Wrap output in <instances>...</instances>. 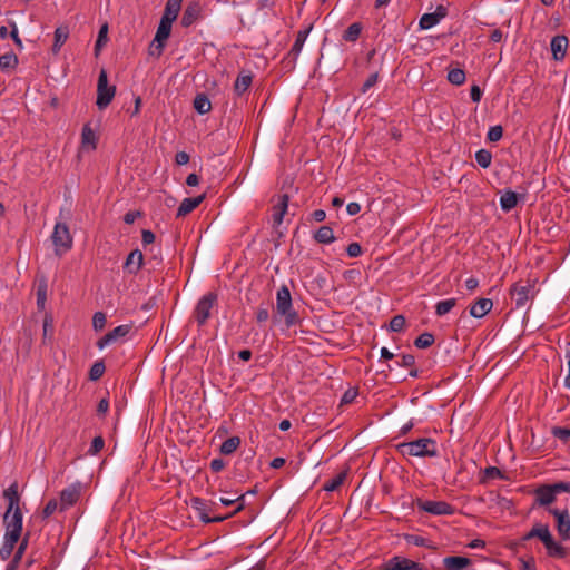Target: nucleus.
<instances>
[{
  "label": "nucleus",
  "instance_id": "nucleus-40",
  "mask_svg": "<svg viewBox=\"0 0 570 570\" xmlns=\"http://www.w3.org/2000/svg\"><path fill=\"white\" fill-rule=\"evenodd\" d=\"M448 81L454 86H461L465 81V71L461 68H454L448 72Z\"/></svg>",
  "mask_w": 570,
  "mask_h": 570
},
{
  "label": "nucleus",
  "instance_id": "nucleus-7",
  "mask_svg": "<svg viewBox=\"0 0 570 570\" xmlns=\"http://www.w3.org/2000/svg\"><path fill=\"white\" fill-rule=\"evenodd\" d=\"M218 295L215 292H208L196 304L194 317L199 327L204 326L210 317L212 308L217 305Z\"/></svg>",
  "mask_w": 570,
  "mask_h": 570
},
{
  "label": "nucleus",
  "instance_id": "nucleus-4",
  "mask_svg": "<svg viewBox=\"0 0 570 570\" xmlns=\"http://www.w3.org/2000/svg\"><path fill=\"white\" fill-rule=\"evenodd\" d=\"M537 279H527L512 284L509 294L514 299L515 308H523L527 303L534 298L538 291L535 289Z\"/></svg>",
  "mask_w": 570,
  "mask_h": 570
},
{
  "label": "nucleus",
  "instance_id": "nucleus-27",
  "mask_svg": "<svg viewBox=\"0 0 570 570\" xmlns=\"http://www.w3.org/2000/svg\"><path fill=\"white\" fill-rule=\"evenodd\" d=\"M443 564L446 570H463L471 564L468 557L451 556L443 559Z\"/></svg>",
  "mask_w": 570,
  "mask_h": 570
},
{
  "label": "nucleus",
  "instance_id": "nucleus-8",
  "mask_svg": "<svg viewBox=\"0 0 570 570\" xmlns=\"http://www.w3.org/2000/svg\"><path fill=\"white\" fill-rule=\"evenodd\" d=\"M312 28H313V24H311L306 29L299 30L297 32L296 39H295L291 50L288 51L287 56L282 61L283 69H285L286 71H293L295 69L298 55L306 41V38L309 35Z\"/></svg>",
  "mask_w": 570,
  "mask_h": 570
},
{
  "label": "nucleus",
  "instance_id": "nucleus-32",
  "mask_svg": "<svg viewBox=\"0 0 570 570\" xmlns=\"http://www.w3.org/2000/svg\"><path fill=\"white\" fill-rule=\"evenodd\" d=\"M549 530L550 529H549L548 524L535 523L533 525V528L521 538V541L524 542V541H529L533 538H538L542 542L544 539V535H547Z\"/></svg>",
  "mask_w": 570,
  "mask_h": 570
},
{
  "label": "nucleus",
  "instance_id": "nucleus-29",
  "mask_svg": "<svg viewBox=\"0 0 570 570\" xmlns=\"http://www.w3.org/2000/svg\"><path fill=\"white\" fill-rule=\"evenodd\" d=\"M253 82V75L248 71H242L234 83V91L237 96H242L250 87Z\"/></svg>",
  "mask_w": 570,
  "mask_h": 570
},
{
  "label": "nucleus",
  "instance_id": "nucleus-20",
  "mask_svg": "<svg viewBox=\"0 0 570 570\" xmlns=\"http://www.w3.org/2000/svg\"><path fill=\"white\" fill-rule=\"evenodd\" d=\"M142 264H144L142 253L139 249H134L127 256V258L124 263V269L131 275H136L140 271Z\"/></svg>",
  "mask_w": 570,
  "mask_h": 570
},
{
  "label": "nucleus",
  "instance_id": "nucleus-34",
  "mask_svg": "<svg viewBox=\"0 0 570 570\" xmlns=\"http://www.w3.org/2000/svg\"><path fill=\"white\" fill-rule=\"evenodd\" d=\"M108 30H109V26H108V22H105L100 26V29L98 31V36H97V39H96V43H95V48H94V53H95V57H98L101 49L107 45L108 42Z\"/></svg>",
  "mask_w": 570,
  "mask_h": 570
},
{
  "label": "nucleus",
  "instance_id": "nucleus-62",
  "mask_svg": "<svg viewBox=\"0 0 570 570\" xmlns=\"http://www.w3.org/2000/svg\"><path fill=\"white\" fill-rule=\"evenodd\" d=\"M109 410V400L107 396L102 397L96 409V413L99 417L105 416Z\"/></svg>",
  "mask_w": 570,
  "mask_h": 570
},
{
  "label": "nucleus",
  "instance_id": "nucleus-22",
  "mask_svg": "<svg viewBox=\"0 0 570 570\" xmlns=\"http://www.w3.org/2000/svg\"><path fill=\"white\" fill-rule=\"evenodd\" d=\"M289 196L287 194H283L278 196V200L276 205L273 207V224L274 226H278L282 224L285 214L288 208Z\"/></svg>",
  "mask_w": 570,
  "mask_h": 570
},
{
  "label": "nucleus",
  "instance_id": "nucleus-19",
  "mask_svg": "<svg viewBox=\"0 0 570 570\" xmlns=\"http://www.w3.org/2000/svg\"><path fill=\"white\" fill-rule=\"evenodd\" d=\"M31 533L30 531H27L21 541L18 543L17 549L14 551L12 559L9 561V563L6 567V570H17L20 566V562L22 560L23 554L27 551L29 540H30Z\"/></svg>",
  "mask_w": 570,
  "mask_h": 570
},
{
  "label": "nucleus",
  "instance_id": "nucleus-36",
  "mask_svg": "<svg viewBox=\"0 0 570 570\" xmlns=\"http://www.w3.org/2000/svg\"><path fill=\"white\" fill-rule=\"evenodd\" d=\"M363 30V26L361 22H354L347 27V29L343 32L342 39L348 42H355Z\"/></svg>",
  "mask_w": 570,
  "mask_h": 570
},
{
  "label": "nucleus",
  "instance_id": "nucleus-45",
  "mask_svg": "<svg viewBox=\"0 0 570 570\" xmlns=\"http://www.w3.org/2000/svg\"><path fill=\"white\" fill-rule=\"evenodd\" d=\"M171 26H173L171 23L160 20L157 31H156V35L154 37V38H156V41H158V40L167 41V39L170 37V33H171Z\"/></svg>",
  "mask_w": 570,
  "mask_h": 570
},
{
  "label": "nucleus",
  "instance_id": "nucleus-54",
  "mask_svg": "<svg viewBox=\"0 0 570 570\" xmlns=\"http://www.w3.org/2000/svg\"><path fill=\"white\" fill-rule=\"evenodd\" d=\"M166 41L158 40L156 41V38L153 39L150 46H149V55L159 58L165 49Z\"/></svg>",
  "mask_w": 570,
  "mask_h": 570
},
{
  "label": "nucleus",
  "instance_id": "nucleus-31",
  "mask_svg": "<svg viewBox=\"0 0 570 570\" xmlns=\"http://www.w3.org/2000/svg\"><path fill=\"white\" fill-rule=\"evenodd\" d=\"M193 106L199 115H206L212 110V102L205 92L196 95Z\"/></svg>",
  "mask_w": 570,
  "mask_h": 570
},
{
  "label": "nucleus",
  "instance_id": "nucleus-21",
  "mask_svg": "<svg viewBox=\"0 0 570 570\" xmlns=\"http://www.w3.org/2000/svg\"><path fill=\"white\" fill-rule=\"evenodd\" d=\"M550 48L556 61L563 60L568 48V38L563 35L554 36L551 39Z\"/></svg>",
  "mask_w": 570,
  "mask_h": 570
},
{
  "label": "nucleus",
  "instance_id": "nucleus-48",
  "mask_svg": "<svg viewBox=\"0 0 570 570\" xmlns=\"http://www.w3.org/2000/svg\"><path fill=\"white\" fill-rule=\"evenodd\" d=\"M53 335V317L51 314H46L43 317V343L47 340L51 341Z\"/></svg>",
  "mask_w": 570,
  "mask_h": 570
},
{
  "label": "nucleus",
  "instance_id": "nucleus-2",
  "mask_svg": "<svg viewBox=\"0 0 570 570\" xmlns=\"http://www.w3.org/2000/svg\"><path fill=\"white\" fill-rule=\"evenodd\" d=\"M561 492L570 493L569 481H559L554 483H543L538 485L533 490L534 501L531 508L535 509L537 507H549L557 500V495Z\"/></svg>",
  "mask_w": 570,
  "mask_h": 570
},
{
  "label": "nucleus",
  "instance_id": "nucleus-13",
  "mask_svg": "<svg viewBox=\"0 0 570 570\" xmlns=\"http://www.w3.org/2000/svg\"><path fill=\"white\" fill-rule=\"evenodd\" d=\"M3 499L7 501L6 511H16L21 509V494L19 492V484L17 481H13L7 489L2 492Z\"/></svg>",
  "mask_w": 570,
  "mask_h": 570
},
{
  "label": "nucleus",
  "instance_id": "nucleus-59",
  "mask_svg": "<svg viewBox=\"0 0 570 570\" xmlns=\"http://www.w3.org/2000/svg\"><path fill=\"white\" fill-rule=\"evenodd\" d=\"M8 23H9V27L11 28L10 38L12 39L14 45L21 50L23 48V45L19 37L17 24L12 20H9Z\"/></svg>",
  "mask_w": 570,
  "mask_h": 570
},
{
  "label": "nucleus",
  "instance_id": "nucleus-18",
  "mask_svg": "<svg viewBox=\"0 0 570 570\" xmlns=\"http://www.w3.org/2000/svg\"><path fill=\"white\" fill-rule=\"evenodd\" d=\"M80 498V484H71L60 492V511L77 503Z\"/></svg>",
  "mask_w": 570,
  "mask_h": 570
},
{
  "label": "nucleus",
  "instance_id": "nucleus-56",
  "mask_svg": "<svg viewBox=\"0 0 570 570\" xmlns=\"http://www.w3.org/2000/svg\"><path fill=\"white\" fill-rule=\"evenodd\" d=\"M244 508H245V503H239L236 507V509L234 511H232L230 513H228V514L209 517L210 523L223 522V521L227 520L228 518H232V517L236 515Z\"/></svg>",
  "mask_w": 570,
  "mask_h": 570
},
{
  "label": "nucleus",
  "instance_id": "nucleus-49",
  "mask_svg": "<svg viewBox=\"0 0 570 570\" xmlns=\"http://www.w3.org/2000/svg\"><path fill=\"white\" fill-rule=\"evenodd\" d=\"M439 23L436 16L433 12L424 13L419 21L421 29H430Z\"/></svg>",
  "mask_w": 570,
  "mask_h": 570
},
{
  "label": "nucleus",
  "instance_id": "nucleus-11",
  "mask_svg": "<svg viewBox=\"0 0 570 570\" xmlns=\"http://www.w3.org/2000/svg\"><path fill=\"white\" fill-rule=\"evenodd\" d=\"M548 512L556 518L557 530L562 540H570V515L567 509L548 508Z\"/></svg>",
  "mask_w": 570,
  "mask_h": 570
},
{
  "label": "nucleus",
  "instance_id": "nucleus-41",
  "mask_svg": "<svg viewBox=\"0 0 570 570\" xmlns=\"http://www.w3.org/2000/svg\"><path fill=\"white\" fill-rule=\"evenodd\" d=\"M480 483H487L492 479H505L503 472L497 466H488L483 470Z\"/></svg>",
  "mask_w": 570,
  "mask_h": 570
},
{
  "label": "nucleus",
  "instance_id": "nucleus-24",
  "mask_svg": "<svg viewBox=\"0 0 570 570\" xmlns=\"http://www.w3.org/2000/svg\"><path fill=\"white\" fill-rule=\"evenodd\" d=\"M205 198H206V194H202L197 197L185 198L180 203V205L177 209L176 217L177 218L185 217L186 215L191 213L195 208H197L204 202Z\"/></svg>",
  "mask_w": 570,
  "mask_h": 570
},
{
  "label": "nucleus",
  "instance_id": "nucleus-17",
  "mask_svg": "<svg viewBox=\"0 0 570 570\" xmlns=\"http://www.w3.org/2000/svg\"><path fill=\"white\" fill-rule=\"evenodd\" d=\"M542 543L550 558L564 559L568 556V550L554 540L550 531L544 535Z\"/></svg>",
  "mask_w": 570,
  "mask_h": 570
},
{
  "label": "nucleus",
  "instance_id": "nucleus-30",
  "mask_svg": "<svg viewBox=\"0 0 570 570\" xmlns=\"http://www.w3.org/2000/svg\"><path fill=\"white\" fill-rule=\"evenodd\" d=\"M68 37H69L68 26H60V27L56 28L53 45L51 48V51L53 55H57L60 51L61 47L67 41Z\"/></svg>",
  "mask_w": 570,
  "mask_h": 570
},
{
  "label": "nucleus",
  "instance_id": "nucleus-44",
  "mask_svg": "<svg viewBox=\"0 0 570 570\" xmlns=\"http://www.w3.org/2000/svg\"><path fill=\"white\" fill-rule=\"evenodd\" d=\"M475 160L481 168H489L492 161V154L488 149H480L475 153Z\"/></svg>",
  "mask_w": 570,
  "mask_h": 570
},
{
  "label": "nucleus",
  "instance_id": "nucleus-15",
  "mask_svg": "<svg viewBox=\"0 0 570 570\" xmlns=\"http://www.w3.org/2000/svg\"><path fill=\"white\" fill-rule=\"evenodd\" d=\"M132 328V324H122L108 332L98 340L97 346L102 350L105 346L116 342L120 337H125Z\"/></svg>",
  "mask_w": 570,
  "mask_h": 570
},
{
  "label": "nucleus",
  "instance_id": "nucleus-57",
  "mask_svg": "<svg viewBox=\"0 0 570 570\" xmlns=\"http://www.w3.org/2000/svg\"><path fill=\"white\" fill-rule=\"evenodd\" d=\"M106 315L102 312H96L92 317V326L95 331L104 330L106 325Z\"/></svg>",
  "mask_w": 570,
  "mask_h": 570
},
{
  "label": "nucleus",
  "instance_id": "nucleus-25",
  "mask_svg": "<svg viewBox=\"0 0 570 570\" xmlns=\"http://www.w3.org/2000/svg\"><path fill=\"white\" fill-rule=\"evenodd\" d=\"M493 307V302L490 298H479L471 307L470 315L475 318L485 316Z\"/></svg>",
  "mask_w": 570,
  "mask_h": 570
},
{
  "label": "nucleus",
  "instance_id": "nucleus-55",
  "mask_svg": "<svg viewBox=\"0 0 570 570\" xmlns=\"http://www.w3.org/2000/svg\"><path fill=\"white\" fill-rule=\"evenodd\" d=\"M105 446V440L101 435L95 436L91 441L90 448L88 450V454L96 455L98 454Z\"/></svg>",
  "mask_w": 570,
  "mask_h": 570
},
{
  "label": "nucleus",
  "instance_id": "nucleus-26",
  "mask_svg": "<svg viewBox=\"0 0 570 570\" xmlns=\"http://www.w3.org/2000/svg\"><path fill=\"white\" fill-rule=\"evenodd\" d=\"M183 0H167L164 13L160 18L161 21L171 23L177 19L181 8Z\"/></svg>",
  "mask_w": 570,
  "mask_h": 570
},
{
  "label": "nucleus",
  "instance_id": "nucleus-12",
  "mask_svg": "<svg viewBox=\"0 0 570 570\" xmlns=\"http://www.w3.org/2000/svg\"><path fill=\"white\" fill-rule=\"evenodd\" d=\"M191 508L197 512L200 521L205 524L210 523L209 512H214L216 510L215 502H208L205 499L199 497H193L190 499Z\"/></svg>",
  "mask_w": 570,
  "mask_h": 570
},
{
  "label": "nucleus",
  "instance_id": "nucleus-6",
  "mask_svg": "<svg viewBox=\"0 0 570 570\" xmlns=\"http://www.w3.org/2000/svg\"><path fill=\"white\" fill-rule=\"evenodd\" d=\"M51 239L57 256H62L72 248V236L70 235L69 227L65 223L56 224Z\"/></svg>",
  "mask_w": 570,
  "mask_h": 570
},
{
  "label": "nucleus",
  "instance_id": "nucleus-42",
  "mask_svg": "<svg viewBox=\"0 0 570 570\" xmlns=\"http://www.w3.org/2000/svg\"><path fill=\"white\" fill-rule=\"evenodd\" d=\"M456 305V298L440 301L435 305L436 316H444Z\"/></svg>",
  "mask_w": 570,
  "mask_h": 570
},
{
  "label": "nucleus",
  "instance_id": "nucleus-52",
  "mask_svg": "<svg viewBox=\"0 0 570 570\" xmlns=\"http://www.w3.org/2000/svg\"><path fill=\"white\" fill-rule=\"evenodd\" d=\"M405 323V317L402 314H397L391 318L389 328L391 332H401L404 328Z\"/></svg>",
  "mask_w": 570,
  "mask_h": 570
},
{
  "label": "nucleus",
  "instance_id": "nucleus-50",
  "mask_svg": "<svg viewBox=\"0 0 570 570\" xmlns=\"http://www.w3.org/2000/svg\"><path fill=\"white\" fill-rule=\"evenodd\" d=\"M404 538H405V541L410 544H414L416 547L433 548V546L430 543V541L421 535L405 534Z\"/></svg>",
  "mask_w": 570,
  "mask_h": 570
},
{
  "label": "nucleus",
  "instance_id": "nucleus-63",
  "mask_svg": "<svg viewBox=\"0 0 570 570\" xmlns=\"http://www.w3.org/2000/svg\"><path fill=\"white\" fill-rule=\"evenodd\" d=\"M346 253L350 257H358L362 255L363 250H362V246L354 242V243H351L348 244V246L346 247Z\"/></svg>",
  "mask_w": 570,
  "mask_h": 570
},
{
  "label": "nucleus",
  "instance_id": "nucleus-61",
  "mask_svg": "<svg viewBox=\"0 0 570 570\" xmlns=\"http://www.w3.org/2000/svg\"><path fill=\"white\" fill-rule=\"evenodd\" d=\"M377 80H379V72L376 71V72H373L372 75H370L367 77V79L362 85L360 91L362 94L367 92L373 86L376 85Z\"/></svg>",
  "mask_w": 570,
  "mask_h": 570
},
{
  "label": "nucleus",
  "instance_id": "nucleus-58",
  "mask_svg": "<svg viewBox=\"0 0 570 570\" xmlns=\"http://www.w3.org/2000/svg\"><path fill=\"white\" fill-rule=\"evenodd\" d=\"M357 394H358L357 387L347 389L341 399L340 405H345V404L352 403L355 400V397L357 396Z\"/></svg>",
  "mask_w": 570,
  "mask_h": 570
},
{
  "label": "nucleus",
  "instance_id": "nucleus-3",
  "mask_svg": "<svg viewBox=\"0 0 570 570\" xmlns=\"http://www.w3.org/2000/svg\"><path fill=\"white\" fill-rule=\"evenodd\" d=\"M397 450L402 455L411 456H436V442L431 438H421L411 442L401 443Z\"/></svg>",
  "mask_w": 570,
  "mask_h": 570
},
{
  "label": "nucleus",
  "instance_id": "nucleus-51",
  "mask_svg": "<svg viewBox=\"0 0 570 570\" xmlns=\"http://www.w3.org/2000/svg\"><path fill=\"white\" fill-rule=\"evenodd\" d=\"M551 433L554 438L559 439L564 444L570 443V429L562 426H553Z\"/></svg>",
  "mask_w": 570,
  "mask_h": 570
},
{
  "label": "nucleus",
  "instance_id": "nucleus-60",
  "mask_svg": "<svg viewBox=\"0 0 570 570\" xmlns=\"http://www.w3.org/2000/svg\"><path fill=\"white\" fill-rule=\"evenodd\" d=\"M58 508V502L56 499H50L45 508L42 509V519H48L49 517H51L55 511L57 510Z\"/></svg>",
  "mask_w": 570,
  "mask_h": 570
},
{
  "label": "nucleus",
  "instance_id": "nucleus-46",
  "mask_svg": "<svg viewBox=\"0 0 570 570\" xmlns=\"http://www.w3.org/2000/svg\"><path fill=\"white\" fill-rule=\"evenodd\" d=\"M47 301V282L42 278L37 287V306L39 309L45 308V304Z\"/></svg>",
  "mask_w": 570,
  "mask_h": 570
},
{
  "label": "nucleus",
  "instance_id": "nucleus-43",
  "mask_svg": "<svg viewBox=\"0 0 570 570\" xmlns=\"http://www.w3.org/2000/svg\"><path fill=\"white\" fill-rule=\"evenodd\" d=\"M435 338L430 332H424L414 340V346L417 348H428L433 345Z\"/></svg>",
  "mask_w": 570,
  "mask_h": 570
},
{
  "label": "nucleus",
  "instance_id": "nucleus-35",
  "mask_svg": "<svg viewBox=\"0 0 570 570\" xmlns=\"http://www.w3.org/2000/svg\"><path fill=\"white\" fill-rule=\"evenodd\" d=\"M348 474V468L336 474L334 478L325 482L323 485V490L332 492L336 491L345 481L346 476Z\"/></svg>",
  "mask_w": 570,
  "mask_h": 570
},
{
  "label": "nucleus",
  "instance_id": "nucleus-14",
  "mask_svg": "<svg viewBox=\"0 0 570 570\" xmlns=\"http://www.w3.org/2000/svg\"><path fill=\"white\" fill-rule=\"evenodd\" d=\"M385 570H428V568L423 563L395 556L387 561Z\"/></svg>",
  "mask_w": 570,
  "mask_h": 570
},
{
  "label": "nucleus",
  "instance_id": "nucleus-39",
  "mask_svg": "<svg viewBox=\"0 0 570 570\" xmlns=\"http://www.w3.org/2000/svg\"><path fill=\"white\" fill-rule=\"evenodd\" d=\"M18 65V57L14 52L10 51L0 57V69L9 70L14 69Z\"/></svg>",
  "mask_w": 570,
  "mask_h": 570
},
{
  "label": "nucleus",
  "instance_id": "nucleus-33",
  "mask_svg": "<svg viewBox=\"0 0 570 570\" xmlns=\"http://www.w3.org/2000/svg\"><path fill=\"white\" fill-rule=\"evenodd\" d=\"M314 239L315 242L320 244H331L335 240V236L333 233L332 227L324 225L321 226L315 233H314Z\"/></svg>",
  "mask_w": 570,
  "mask_h": 570
},
{
  "label": "nucleus",
  "instance_id": "nucleus-1",
  "mask_svg": "<svg viewBox=\"0 0 570 570\" xmlns=\"http://www.w3.org/2000/svg\"><path fill=\"white\" fill-rule=\"evenodd\" d=\"M282 318L284 320L287 328L301 324L302 322L297 311L293 307L292 295L286 285H282L276 293V308L272 316V321L276 324Z\"/></svg>",
  "mask_w": 570,
  "mask_h": 570
},
{
  "label": "nucleus",
  "instance_id": "nucleus-10",
  "mask_svg": "<svg viewBox=\"0 0 570 570\" xmlns=\"http://www.w3.org/2000/svg\"><path fill=\"white\" fill-rule=\"evenodd\" d=\"M2 524L6 532L23 534V513L22 510L4 511Z\"/></svg>",
  "mask_w": 570,
  "mask_h": 570
},
{
  "label": "nucleus",
  "instance_id": "nucleus-23",
  "mask_svg": "<svg viewBox=\"0 0 570 570\" xmlns=\"http://www.w3.org/2000/svg\"><path fill=\"white\" fill-rule=\"evenodd\" d=\"M200 13H202V7H200L199 2L189 3L183 13L180 24L184 28L190 27L196 20H198V18L200 17Z\"/></svg>",
  "mask_w": 570,
  "mask_h": 570
},
{
  "label": "nucleus",
  "instance_id": "nucleus-64",
  "mask_svg": "<svg viewBox=\"0 0 570 570\" xmlns=\"http://www.w3.org/2000/svg\"><path fill=\"white\" fill-rule=\"evenodd\" d=\"M415 364V357L412 354H404L400 362H396L397 366L401 367H413Z\"/></svg>",
  "mask_w": 570,
  "mask_h": 570
},
{
  "label": "nucleus",
  "instance_id": "nucleus-9",
  "mask_svg": "<svg viewBox=\"0 0 570 570\" xmlns=\"http://www.w3.org/2000/svg\"><path fill=\"white\" fill-rule=\"evenodd\" d=\"M414 504L419 510L433 515H452L455 513V508L445 501H432L416 498Z\"/></svg>",
  "mask_w": 570,
  "mask_h": 570
},
{
  "label": "nucleus",
  "instance_id": "nucleus-5",
  "mask_svg": "<svg viewBox=\"0 0 570 570\" xmlns=\"http://www.w3.org/2000/svg\"><path fill=\"white\" fill-rule=\"evenodd\" d=\"M116 95V86L108 83V76L105 69H101L97 82L96 106L99 110L106 109Z\"/></svg>",
  "mask_w": 570,
  "mask_h": 570
},
{
  "label": "nucleus",
  "instance_id": "nucleus-16",
  "mask_svg": "<svg viewBox=\"0 0 570 570\" xmlns=\"http://www.w3.org/2000/svg\"><path fill=\"white\" fill-rule=\"evenodd\" d=\"M23 534H16L6 532L3 534V543L0 548V559L1 560H8L12 556L14 548L18 546V543L21 541Z\"/></svg>",
  "mask_w": 570,
  "mask_h": 570
},
{
  "label": "nucleus",
  "instance_id": "nucleus-28",
  "mask_svg": "<svg viewBox=\"0 0 570 570\" xmlns=\"http://www.w3.org/2000/svg\"><path fill=\"white\" fill-rule=\"evenodd\" d=\"M518 202H519V194L511 189H505L504 193L500 197L501 209L503 212L508 213L517 207Z\"/></svg>",
  "mask_w": 570,
  "mask_h": 570
},
{
  "label": "nucleus",
  "instance_id": "nucleus-38",
  "mask_svg": "<svg viewBox=\"0 0 570 570\" xmlns=\"http://www.w3.org/2000/svg\"><path fill=\"white\" fill-rule=\"evenodd\" d=\"M239 445H240V438L239 436H230L222 443L219 451L224 455H229V454L234 453L238 449Z\"/></svg>",
  "mask_w": 570,
  "mask_h": 570
},
{
  "label": "nucleus",
  "instance_id": "nucleus-37",
  "mask_svg": "<svg viewBox=\"0 0 570 570\" xmlns=\"http://www.w3.org/2000/svg\"><path fill=\"white\" fill-rule=\"evenodd\" d=\"M81 144H82V146H90L91 149L97 148V136H96L95 131L91 129L89 124H86L82 127Z\"/></svg>",
  "mask_w": 570,
  "mask_h": 570
},
{
  "label": "nucleus",
  "instance_id": "nucleus-47",
  "mask_svg": "<svg viewBox=\"0 0 570 570\" xmlns=\"http://www.w3.org/2000/svg\"><path fill=\"white\" fill-rule=\"evenodd\" d=\"M106 366L102 360L96 361L89 370V380L98 381L105 373Z\"/></svg>",
  "mask_w": 570,
  "mask_h": 570
},
{
  "label": "nucleus",
  "instance_id": "nucleus-53",
  "mask_svg": "<svg viewBox=\"0 0 570 570\" xmlns=\"http://www.w3.org/2000/svg\"><path fill=\"white\" fill-rule=\"evenodd\" d=\"M503 136V128L501 125H495L490 127L487 134V139L490 142H497L499 141Z\"/></svg>",
  "mask_w": 570,
  "mask_h": 570
}]
</instances>
